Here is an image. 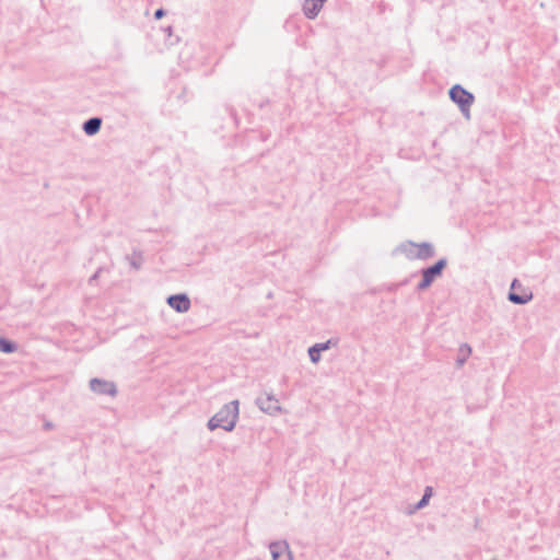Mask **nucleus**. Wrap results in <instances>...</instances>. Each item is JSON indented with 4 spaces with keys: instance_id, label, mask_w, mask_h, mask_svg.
Masks as SVG:
<instances>
[{
    "instance_id": "5",
    "label": "nucleus",
    "mask_w": 560,
    "mask_h": 560,
    "mask_svg": "<svg viewBox=\"0 0 560 560\" xmlns=\"http://www.w3.org/2000/svg\"><path fill=\"white\" fill-rule=\"evenodd\" d=\"M508 299L514 304L524 305L533 300V293L529 289L524 288L517 279H514Z\"/></svg>"
},
{
    "instance_id": "22",
    "label": "nucleus",
    "mask_w": 560,
    "mask_h": 560,
    "mask_svg": "<svg viewBox=\"0 0 560 560\" xmlns=\"http://www.w3.org/2000/svg\"><path fill=\"white\" fill-rule=\"evenodd\" d=\"M171 31H172V27H168V28L166 30V33H170V34H171Z\"/></svg>"
},
{
    "instance_id": "4",
    "label": "nucleus",
    "mask_w": 560,
    "mask_h": 560,
    "mask_svg": "<svg viewBox=\"0 0 560 560\" xmlns=\"http://www.w3.org/2000/svg\"><path fill=\"white\" fill-rule=\"evenodd\" d=\"M401 249L406 253L409 259L425 260L433 257L435 254L433 245L428 242L417 244L409 241L401 245Z\"/></svg>"
},
{
    "instance_id": "12",
    "label": "nucleus",
    "mask_w": 560,
    "mask_h": 560,
    "mask_svg": "<svg viewBox=\"0 0 560 560\" xmlns=\"http://www.w3.org/2000/svg\"><path fill=\"white\" fill-rule=\"evenodd\" d=\"M102 126V119L100 117H92L84 121L82 125L83 131L86 133V136H94Z\"/></svg>"
},
{
    "instance_id": "10",
    "label": "nucleus",
    "mask_w": 560,
    "mask_h": 560,
    "mask_svg": "<svg viewBox=\"0 0 560 560\" xmlns=\"http://www.w3.org/2000/svg\"><path fill=\"white\" fill-rule=\"evenodd\" d=\"M337 345V341L332 339L327 340L326 342L315 343L308 349V355L312 363H318L320 361L322 351H326L330 348V346Z\"/></svg>"
},
{
    "instance_id": "7",
    "label": "nucleus",
    "mask_w": 560,
    "mask_h": 560,
    "mask_svg": "<svg viewBox=\"0 0 560 560\" xmlns=\"http://www.w3.org/2000/svg\"><path fill=\"white\" fill-rule=\"evenodd\" d=\"M90 388L98 395H108L114 397L117 394L116 385L113 382L102 378H92L90 381Z\"/></svg>"
},
{
    "instance_id": "3",
    "label": "nucleus",
    "mask_w": 560,
    "mask_h": 560,
    "mask_svg": "<svg viewBox=\"0 0 560 560\" xmlns=\"http://www.w3.org/2000/svg\"><path fill=\"white\" fill-rule=\"evenodd\" d=\"M447 266V259L441 258L434 265L423 268L421 270L422 279L417 284L418 291L427 290L438 278L443 273V270Z\"/></svg>"
},
{
    "instance_id": "21",
    "label": "nucleus",
    "mask_w": 560,
    "mask_h": 560,
    "mask_svg": "<svg viewBox=\"0 0 560 560\" xmlns=\"http://www.w3.org/2000/svg\"><path fill=\"white\" fill-rule=\"evenodd\" d=\"M171 31H172V27H168V28L166 30V33H170V34H171Z\"/></svg>"
},
{
    "instance_id": "15",
    "label": "nucleus",
    "mask_w": 560,
    "mask_h": 560,
    "mask_svg": "<svg viewBox=\"0 0 560 560\" xmlns=\"http://www.w3.org/2000/svg\"><path fill=\"white\" fill-rule=\"evenodd\" d=\"M15 349L16 346L12 341L4 338H0V351L4 353H12L15 351Z\"/></svg>"
},
{
    "instance_id": "14",
    "label": "nucleus",
    "mask_w": 560,
    "mask_h": 560,
    "mask_svg": "<svg viewBox=\"0 0 560 560\" xmlns=\"http://www.w3.org/2000/svg\"><path fill=\"white\" fill-rule=\"evenodd\" d=\"M126 259L129 261L130 266L138 270L142 265V255L141 253L133 252L131 256H127Z\"/></svg>"
},
{
    "instance_id": "19",
    "label": "nucleus",
    "mask_w": 560,
    "mask_h": 560,
    "mask_svg": "<svg viewBox=\"0 0 560 560\" xmlns=\"http://www.w3.org/2000/svg\"><path fill=\"white\" fill-rule=\"evenodd\" d=\"M423 494H424V497H428V499H430V498L432 497V494H433V489H432V487H427V488L424 489V493H423Z\"/></svg>"
},
{
    "instance_id": "6",
    "label": "nucleus",
    "mask_w": 560,
    "mask_h": 560,
    "mask_svg": "<svg viewBox=\"0 0 560 560\" xmlns=\"http://www.w3.org/2000/svg\"><path fill=\"white\" fill-rule=\"evenodd\" d=\"M258 408L268 415L275 416L282 411L279 400L272 394H265L256 398Z\"/></svg>"
},
{
    "instance_id": "16",
    "label": "nucleus",
    "mask_w": 560,
    "mask_h": 560,
    "mask_svg": "<svg viewBox=\"0 0 560 560\" xmlns=\"http://www.w3.org/2000/svg\"><path fill=\"white\" fill-rule=\"evenodd\" d=\"M429 500L428 497H424V494L422 495L421 500L412 508L410 509V511L408 512L409 514H412L415 513L416 511L418 510H421L423 508H425L428 504H429Z\"/></svg>"
},
{
    "instance_id": "8",
    "label": "nucleus",
    "mask_w": 560,
    "mask_h": 560,
    "mask_svg": "<svg viewBox=\"0 0 560 560\" xmlns=\"http://www.w3.org/2000/svg\"><path fill=\"white\" fill-rule=\"evenodd\" d=\"M269 550L272 560H293L289 544L285 540L270 542Z\"/></svg>"
},
{
    "instance_id": "20",
    "label": "nucleus",
    "mask_w": 560,
    "mask_h": 560,
    "mask_svg": "<svg viewBox=\"0 0 560 560\" xmlns=\"http://www.w3.org/2000/svg\"><path fill=\"white\" fill-rule=\"evenodd\" d=\"M326 0H317L318 3L324 4Z\"/></svg>"
},
{
    "instance_id": "17",
    "label": "nucleus",
    "mask_w": 560,
    "mask_h": 560,
    "mask_svg": "<svg viewBox=\"0 0 560 560\" xmlns=\"http://www.w3.org/2000/svg\"><path fill=\"white\" fill-rule=\"evenodd\" d=\"M102 272V268H98L96 272L89 279V282L92 283L96 281Z\"/></svg>"
},
{
    "instance_id": "2",
    "label": "nucleus",
    "mask_w": 560,
    "mask_h": 560,
    "mask_svg": "<svg viewBox=\"0 0 560 560\" xmlns=\"http://www.w3.org/2000/svg\"><path fill=\"white\" fill-rule=\"evenodd\" d=\"M450 98L458 105L462 114L469 118V112L470 107L474 104L475 96L472 93L465 90L462 85L455 84L451 88L450 92Z\"/></svg>"
},
{
    "instance_id": "13",
    "label": "nucleus",
    "mask_w": 560,
    "mask_h": 560,
    "mask_svg": "<svg viewBox=\"0 0 560 560\" xmlns=\"http://www.w3.org/2000/svg\"><path fill=\"white\" fill-rule=\"evenodd\" d=\"M471 353V348L468 343H463L459 347V357L456 360L458 366H463Z\"/></svg>"
},
{
    "instance_id": "18",
    "label": "nucleus",
    "mask_w": 560,
    "mask_h": 560,
    "mask_svg": "<svg viewBox=\"0 0 560 560\" xmlns=\"http://www.w3.org/2000/svg\"><path fill=\"white\" fill-rule=\"evenodd\" d=\"M164 15H165V11H164L163 9H158V10L154 12V18H155L156 20L162 19Z\"/></svg>"
},
{
    "instance_id": "9",
    "label": "nucleus",
    "mask_w": 560,
    "mask_h": 560,
    "mask_svg": "<svg viewBox=\"0 0 560 560\" xmlns=\"http://www.w3.org/2000/svg\"><path fill=\"white\" fill-rule=\"evenodd\" d=\"M166 302L174 311L178 313H186L191 307L190 299L185 293L170 295Z\"/></svg>"
},
{
    "instance_id": "11",
    "label": "nucleus",
    "mask_w": 560,
    "mask_h": 560,
    "mask_svg": "<svg viewBox=\"0 0 560 560\" xmlns=\"http://www.w3.org/2000/svg\"><path fill=\"white\" fill-rule=\"evenodd\" d=\"M322 8L323 4L318 3L317 0H305L303 3V12L308 19H315Z\"/></svg>"
},
{
    "instance_id": "1",
    "label": "nucleus",
    "mask_w": 560,
    "mask_h": 560,
    "mask_svg": "<svg viewBox=\"0 0 560 560\" xmlns=\"http://www.w3.org/2000/svg\"><path fill=\"white\" fill-rule=\"evenodd\" d=\"M240 402L237 399L225 404L212 418L208 421V429L213 431L218 428L226 432H231L238 419Z\"/></svg>"
}]
</instances>
